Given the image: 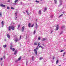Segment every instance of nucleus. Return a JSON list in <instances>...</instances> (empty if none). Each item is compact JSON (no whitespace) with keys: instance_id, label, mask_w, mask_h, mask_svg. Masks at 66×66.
<instances>
[{"instance_id":"obj_1","label":"nucleus","mask_w":66,"mask_h":66,"mask_svg":"<svg viewBox=\"0 0 66 66\" xmlns=\"http://www.w3.org/2000/svg\"><path fill=\"white\" fill-rule=\"evenodd\" d=\"M31 23H29L28 24V27L29 28H32L34 26V24H33L31 26Z\"/></svg>"},{"instance_id":"obj_2","label":"nucleus","mask_w":66,"mask_h":66,"mask_svg":"<svg viewBox=\"0 0 66 66\" xmlns=\"http://www.w3.org/2000/svg\"><path fill=\"white\" fill-rule=\"evenodd\" d=\"M14 42H18L19 41V39H18L17 38H15V39H14Z\"/></svg>"},{"instance_id":"obj_3","label":"nucleus","mask_w":66,"mask_h":66,"mask_svg":"<svg viewBox=\"0 0 66 66\" xmlns=\"http://www.w3.org/2000/svg\"><path fill=\"white\" fill-rule=\"evenodd\" d=\"M15 26H11V29L13 30H15Z\"/></svg>"},{"instance_id":"obj_4","label":"nucleus","mask_w":66,"mask_h":66,"mask_svg":"<svg viewBox=\"0 0 66 66\" xmlns=\"http://www.w3.org/2000/svg\"><path fill=\"white\" fill-rule=\"evenodd\" d=\"M1 23L2 25V28H3V26H4V22L3 21H2Z\"/></svg>"},{"instance_id":"obj_5","label":"nucleus","mask_w":66,"mask_h":66,"mask_svg":"<svg viewBox=\"0 0 66 66\" xmlns=\"http://www.w3.org/2000/svg\"><path fill=\"white\" fill-rule=\"evenodd\" d=\"M34 50L35 53V54L36 55H37V51H36V49H34Z\"/></svg>"},{"instance_id":"obj_6","label":"nucleus","mask_w":66,"mask_h":66,"mask_svg":"<svg viewBox=\"0 0 66 66\" xmlns=\"http://www.w3.org/2000/svg\"><path fill=\"white\" fill-rule=\"evenodd\" d=\"M59 2H60V3H61L59 5V6H61V5H62V3L63 2V1H60Z\"/></svg>"},{"instance_id":"obj_7","label":"nucleus","mask_w":66,"mask_h":66,"mask_svg":"<svg viewBox=\"0 0 66 66\" xmlns=\"http://www.w3.org/2000/svg\"><path fill=\"white\" fill-rule=\"evenodd\" d=\"M35 28L36 29H37V28H38V26L37 25V23H36V26H35Z\"/></svg>"},{"instance_id":"obj_8","label":"nucleus","mask_w":66,"mask_h":66,"mask_svg":"<svg viewBox=\"0 0 66 66\" xmlns=\"http://www.w3.org/2000/svg\"><path fill=\"white\" fill-rule=\"evenodd\" d=\"M47 7H45L44 8V10L43 11L44 12H46V11H47Z\"/></svg>"},{"instance_id":"obj_9","label":"nucleus","mask_w":66,"mask_h":66,"mask_svg":"<svg viewBox=\"0 0 66 66\" xmlns=\"http://www.w3.org/2000/svg\"><path fill=\"white\" fill-rule=\"evenodd\" d=\"M59 25H57V27H56V30H57L58 29H59Z\"/></svg>"},{"instance_id":"obj_10","label":"nucleus","mask_w":66,"mask_h":66,"mask_svg":"<svg viewBox=\"0 0 66 66\" xmlns=\"http://www.w3.org/2000/svg\"><path fill=\"white\" fill-rule=\"evenodd\" d=\"M24 27L23 26L22 28V32H23V31H24Z\"/></svg>"},{"instance_id":"obj_11","label":"nucleus","mask_w":66,"mask_h":66,"mask_svg":"<svg viewBox=\"0 0 66 66\" xmlns=\"http://www.w3.org/2000/svg\"><path fill=\"white\" fill-rule=\"evenodd\" d=\"M7 36L8 38H10V35L9 34H7Z\"/></svg>"},{"instance_id":"obj_12","label":"nucleus","mask_w":66,"mask_h":66,"mask_svg":"<svg viewBox=\"0 0 66 66\" xmlns=\"http://www.w3.org/2000/svg\"><path fill=\"white\" fill-rule=\"evenodd\" d=\"M0 6H2V7H5V5H3L2 4H1L0 5Z\"/></svg>"},{"instance_id":"obj_13","label":"nucleus","mask_w":66,"mask_h":66,"mask_svg":"<svg viewBox=\"0 0 66 66\" xmlns=\"http://www.w3.org/2000/svg\"><path fill=\"white\" fill-rule=\"evenodd\" d=\"M42 41H45V40H46L47 39L46 38H43L42 39Z\"/></svg>"},{"instance_id":"obj_14","label":"nucleus","mask_w":66,"mask_h":66,"mask_svg":"<svg viewBox=\"0 0 66 66\" xmlns=\"http://www.w3.org/2000/svg\"><path fill=\"white\" fill-rule=\"evenodd\" d=\"M41 10H39V11L38 13L39 14V15H40L41 14Z\"/></svg>"},{"instance_id":"obj_15","label":"nucleus","mask_w":66,"mask_h":66,"mask_svg":"<svg viewBox=\"0 0 66 66\" xmlns=\"http://www.w3.org/2000/svg\"><path fill=\"white\" fill-rule=\"evenodd\" d=\"M3 47L4 48H6V45H4L3 46Z\"/></svg>"},{"instance_id":"obj_16","label":"nucleus","mask_w":66,"mask_h":66,"mask_svg":"<svg viewBox=\"0 0 66 66\" xmlns=\"http://www.w3.org/2000/svg\"><path fill=\"white\" fill-rule=\"evenodd\" d=\"M26 12H27V15H29V13L28 12V11L27 10L26 11Z\"/></svg>"},{"instance_id":"obj_17","label":"nucleus","mask_w":66,"mask_h":66,"mask_svg":"<svg viewBox=\"0 0 66 66\" xmlns=\"http://www.w3.org/2000/svg\"><path fill=\"white\" fill-rule=\"evenodd\" d=\"M20 59H21V56H20L19 58L18 59V61H20Z\"/></svg>"},{"instance_id":"obj_18","label":"nucleus","mask_w":66,"mask_h":66,"mask_svg":"<svg viewBox=\"0 0 66 66\" xmlns=\"http://www.w3.org/2000/svg\"><path fill=\"white\" fill-rule=\"evenodd\" d=\"M9 31L11 30V26H9Z\"/></svg>"},{"instance_id":"obj_19","label":"nucleus","mask_w":66,"mask_h":66,"mask_svg":"<svg viewBox=\"0 0 66 66\" xmlns=\"http://www.w3.org/2000/svg\"><path fill=\"white\" fill-rule=\"evenodd\" d=\"M55 3H57V1L56 0H54Z\"/></svg>"},{"instance_id":"obj_20","label":"nucleus","mask_w":66,"mask_h":66,"mask_svg":"<svg viewBox=\"0 0 66 66\" xmlns=\"http://www.w3.org/2000/svg\"><path fill=\"white\" fill-rule=\"evenodd\" d=\"M16 53H17V51H15V52L14 53V54H15H15Z\"/></svg>"},{"instance_id":"obj_21","label":"nucleus","mask_w":66,"mask_h":66,"mask_svg":"<svg viewBox=\"0 0 66 66\" xmlns=\"http://www.w3.org/2000/svg\"><path fill=\"white\" fill-rule=\"evenodd\" d=\"M18 0H15V1H14L15 3H16L17 2Z\"/></svg>"},{"instance_id":"obj_22","label":"nucleus","mask_w":66,"mask_h":66,"mask_svg":"<svg viewBox=\"0 0 66 66\" xmlns=\"http://www.w3.org/2000/svg\"><path fill=\"white\" fill-rule=\"evenodd\" d=\"M35 33H36V30H35L33 34H35Z\"/></svg>"},{"instance_id":"obj_23","label":"nucleus","mask_w":66,"mask_h":66,"mask_svg":"<svg viewBox=\"0 0 66 66\" xmlns=\"http://www.w3.org/2000/svg\"><path fill=\"white\" fill-rule=\"evenodd\" d=\"M64 28V26H62V27H61V28L62 29H63V28Z\"/></svg>"},{"instance_id":"obj_24","label":"nucleus","mask_w":66,"mask_h":66,"mask_svg":"<svg viewBox=\"0 0 66 66\" xmlns=\"http://www.w3.org/2000/svg\"><path fill=\"white\" fill-rule=\"evenodd\" d=\"M20 27V25H18V29H19Z\"/></svg>"},{"instance_id":"obj_25","label":"nucleus","mask_w":66,"mask_h":66,"mask_svg":"<svg viewBox=\"0 0 66 66\" xmlns=\"http://www.w3.org/2000/svg\"><path fill=\"white\" fill-rule=\"evenodd\" d=\"M15 18H17V14H16V13H15Z\"/></svg>"},{"instance_id":"obj_26","label":"nucleus","mask_w":66,"mask_h":66,"mask_svg":"<svg viewBox=\"0 0 66 66\" xmlns=\"http://www.w3.org/2000/svg\"><path fill=\"white\" fill-rule=\"evenodd\" d=\"M62 16H63V14H61L59 16V17H61Z\"/></svg>"},{"instance_id":"obj_27","label":"nucleus","mask_w":66,"mask_h":66,"mask_svg":"<svg viewBox=\"0 0 66 66\" xmlns=\"http://www.w3.org/2000/svg\"><path fill=\"white\" fill-rule=\"evenodd\" d=\"M40 43H38V46H39V45H40Z\"/></svg>"},{"instance_id":"obj_28","label":"nucleus","mask_w":66,"mask_h":66,"mask_svg":"<svg viewBox=\"0 0 66 66\" xmlns=\"http://www.w3.org/2000/svg\"><path fill=\"white\" fill-rule=\"evenodd\" d=\"M42 59H43V57H40L39 58L40 60H42Z\"/></svg>"},{"instance_id":"obj_29","label":"nucleus","mask_w":66,"mask_h":66,"mask_svg":"<svg viewBox=\"0 0 66 66\" xmlns=\"http://www.w3.org/2000/svg\"><path fill=\"white\" fill-rule=\"evenodd\" d=\"M53 17V15H51L50 16L51 18H52Z\"/></svg>"},{"instance_id":"obj_30","label":"nucleus","mask_w":66,"mask_h":66,"mask_svg":"<svg viewBox=\"0 0 66 66\" xmlns=\"http://www.w3.org/2000/svg\"><path fill=\"white\" fill-rule=\"evenodd\" d=\"M58 62H59V60H57L56 61V64H57V63H58Z\"/></svg>"},{"instance_id":"obj_31","label":"nucleus","mask_w":66,"mask_h":66,"mask_svg":"<svg viewBox=\"0 0 66 66\" xmlns=\"http://www.w3.org/2000/svg\"><path fill=\"white\" fill-rule=\"evenodd\" d=\"M11 9H12V10H14V8H13V7H11Z\"/></svg>"},{"instance_id":"obj_32","label":"nucleus","mask_w":66,"mask_h":66,"mask_svg":"<svg viewBox=\"0 0 66 66\" xmlns=\"http://www.w3.org/2000/svg\"><path fill=\"white\" fill-rule=\"evenodd\" d=\"M34 59V57L33 56L32 57V60H33Z\"/></svg>"},{"instance_id":"obj_33","label":"nucleus","mask_w":66,"mask_h":66,"mask_svg":"<svg viewBox=\"0 0 66 66\" xmlns=\"http://www.w3.org/2000/svg\"><path fill=\"white\" fill-rule=\"evenodd\" d=\"M35 2H37V3H38V2H39L38 1H37L36 0L35 1Z\"/></svg>"},{"instance_id":"obj_34","label":"nucleus","mask_w":66,"mask_h":66,"mask_svg":"<svg viewBox=\"0 0 66 66\" xmlns=\"http://www.w3.org/2000/svg\"><path fill=\"white\" fill-rule=\"evenodd\" d=\"M21 36H20V39H21Z\"/></svg>"},{"instance_id":"obj_35","label":"nucleus","mask_w":66,"mask_h":66,"mask_svg":"<svg viewBox=\"0 0 66 66\" xmlns=\"http://www.w3.org/2000/svg\"><path fill=\"white\" fill-rule=\"evenodd\" d=\"M12 51H14L15 49L14 48H13V49H12Z\"/></svg>"},{"instance_id":"obj_36","label":"nucleus","mask_w":66,"mask_h":66,"mask_svg":"<svg viewBox=\"0 0 66 66\" xmlns=\"http://www.w3.org/2000/svg\"><path fill=\"white\" fill-rule=\"evenodd\" d=\"M34 44L35 45H37V44L36 43H35Z\"/></svg>"},{"instance_id":"obj_37","label":"nucleus","mask_w":66,"mask_h":66,"mask_svg":"<svg viewBox=\"0 0 66 66\" xmlns=\"http://www.w3.org/2000/svg\"><path fill=\"white\" fill-rule=\"evenodd\" d=\"M7 9H10V7H7Z\"/></svg>"},{"instance_id":"obj_38","label":"nucleus","mask_w":66,"mask_h":66,"mask_svg":"<svg viewBox=\"0 0 66 66\" xmlns=\"http://www.w3.org/2000/svg\"><path fill=\"white\" fill-rule=\"evenodd\" d=\"M2 13L1 12H0V16H2Z\"/></svg>"},{"instance_id":"obj_39","label":"nucleus","mask_w":66,"mask_h":66,"mask_svg":"<svg viewBox=\"0 0 66 66\" xmlns=\"http://www.w3.org/2000/svg\"><path fill=\"white\" fill-rule=\"evenodd\" d=\"M63 51H64V50H62L60 52H62Z\"/></svg>"},{"instance_id":"obj_40","label":"nucleus","mask_w":66,"mask_h":66,"mask_svg":"<svg viewBox=\"0 0 66 66\" xmlns=\"http://www.w3.org/2000/svg\"><path fill=\"white\" fill-rule=\"evenodd\" d=\"M40 37H39L38 38V40H40Z\"/></svg>"},{"instance_id":"obj_41","label":"nucleus","mask_w":66,"mask_h":66,"mask_svg":"<svg viewBox=\"0 0 66 66\" xmlns=\"http://www.w3.org/2000/svg\"><path fill=\"white\" fill-rule=\"evenodd\" d=\"M3 59H2V58H1L0 59V60H1V61H2Z\"/></svg>"},{"instance_id":"obj_42","label":"nucleus","mask_w":66,"mask_h":66,"mask_svg":"<svg viewBox=\"0 0 66 66\" xmlns=\"http://www.w3.org/2000/svg\"><path fill=\"white\" fill-rule=\"evenodd\" d=\"M36 49L37 50H38V46H37V47L36 48Z\"/></svg>"},{"instance_id":"obj_43","label":"nucleus","mask_w":66,"mask_h":66,"mask_svg":"<svg viewBox=\"0 0 66 66\" xmlns=\"http://www.w3.org/2000/svg\"><path fill=\"white\" fill-rule=\"evenodd\" d=\"M10 49H11V50H12L13 49V48H12V47H10Z\"/></svg>"},{"instance_id":"obj_44","label":"nucleus","mask_w":66,"mask_h":66,"mask_svg":"<svg viewBox=\"0 0 66 66\" xmlns=\"http://www.w3.org/2000/svg\"><path fill=\"white\" fill-rule=\"evenodd\" d=\"M42 47V46H39V48H40V47Z\"/></svg>"},{"instance_id":"obj_45","label":"nucleus","mask_w":66,"mask_h":66,"mask_svg":"<svg viewBox=\"0 0 66 66\" xmlns=\"http://www.w3.org/2000/svg\"><path fill=\"white\" fill-rule=\"evenodd\" d=\"M3 57L4 59H5V56H3Z\"/></svg>"},{"instance_id":"obj_46","label":"nucleus","mask_w":66,"mask_h":66,"mask_svg":"<svg viewBox=\"0 0 66 66\" xmlns=\"http://www.w3.org/2000/svg\"><path fill=\"white\" fill-rule=\"evenodd\" d=\"M10 0H9L7 1V2H10Z\"/></svg>"},{"instance_id":"obj_47","label":"nucleus","mask_w":66,"mask_h":66,"mask_svg":"<svg viewBox=\"0 0 66 66\" xmlns=\"http://www.w3.org/2000/svg\"><path fill=\"white\" fill-rule=\"evenodd\" d=\"M53 60H54V57H53Z\"/></svg>"},{"instance_id":"obj_48","label":"nucleus","mask_w":66,"mask_h":66,"mask_svg":"<svg viewBox=\"0 0 66 66\" xmlns=\"http://www.w3.org/2000/svg\"><path fill=\"white\" fill-rule=\"evenodd\" d=\"M42 45H43V46H45V45H44V44H42Z\"/></svg>"},{"instance_id":"obj_49","label":"nucleus","mask_w":66,"mask_h":66,"mask_svg":"<svg viewBox=\"0 0 66 66\" xmlns=\"http://www.w3.org/2000/svg\"><path fill=\"white\" fill-rule=\"evenodd\" d=\"M26 65H28V62H26Z\"/></svg>"},{"instance_id":"obj_50","label":"nucleus","mask_w":66,"mask_h":66,"mask_svg":"<svg viewBox=\"0 0 66 66\" xmlns=\"http://www.w3.org/2000/svg\"><path fill=\"white\" fill-rule=\"evenodd\" d=\"M66 53L65 52H64L63 53V54L65 55V54Z\"/></svg>"},{"instance_id":"obj_51","label":"nucleus","mask_w":66,"mask_h":66,"mask_svg":"<svg viewBox=\"0 0 66 66\" xmlns=\"http://www.w3.org/2000/svg\"><path fill=\"white\" fill-rule=\"evenodd\" d=\"M41 48H42V49H43V48H44V47H43V46H42V47H41Z\"/></svg>"},{"instance_id":"obj_52","label":"nucleus","mask_w":66,"mask_h":66,"mask_svg":"<svg viewBox=\"0 0 66 66\" xmlns=\"http://www.w3.org/2000/svg\"><path fill=\"white\" fill-rule=\"evenodd\" d=\"M64 13L65 12H63L62 13H63V14H64Z\"/></svg>"},{"instance_id":"obj_53","label":"nucleus","mask_w":66,"mask_h":66,"mask_svg":"<svg viewBox=\"0 0 66 66\" xmlns=\"http://www.w3.org/2000/svg\"><path fill=\"white\" fill-rule=\"evenodd\" d=\"M64 55H64V54H63V56H64Z\"/></svg>"},{"instance_id":"obj_54","label":"nucleus","mask_w":66,"mask_h":66,"mask_svg":"<svg viewBox=\"0 0 66 66\" xmlns=\"http://www.w3.org/2000/svg\"><path fill=\"white\" fill-rule=\"evenodd\" d=\"M10 47H13V46L12 45H11Z\"/></svg>"},{"instance_id":"obj_55","label":"nucleus","mask_w":66,"mask_h":66,"mask_svg":"<svg viewBox=\"0 0 66 66\" xmlns=\"http://www.w3.org/2000/svg\"><path fill=\"white\" fill-rule=\"evenodd\" d=\"M13 4H14L15 5H16V3Z\"/></svg>"},{"instance_id":"obj_56","label":"nucleus","mask_w":66,"mask_h":66,"mask_svg":"<svg viewBox=\"0 0 66 66\" xmlns=\"http://www.w3.org/2000/svg\"><path fill=\"white\" fill-rule=\"evenodd\" d=\"M23 13L25 14V12H23Z\"/></svg>"},{"instance_id":"obj_57","label":"nucleus","mask_w":66,"mask_h":66,"mask_svg":"<svg viewBox=\"0 0 66 66\" xmlns=\"http://www.w3.org/2000/svg\"><path fill=\"white\" fill-rule=\"evenodd\" d=\"M52 32H53V31H52L51 32V33H52Z\"/></svg>"},{"instance_id":"obj_58","label":"nucleus","mask_w":66,"mask_h":66,"mask_svg":"<svg viewBox=\"0 0 66 66\" xmlns=\"http://www.w3.org/2000/svg\"><path fill=\"white\" fill-rule=\"evenodd\" d=\"M62 33V32H61V33L60 34V35Z\"/></svg>"},{"instance_id":"obj_59","label":"nucleus","mask_w":66,"mask_h":66,"mask_svg":"<svg viewBox=\"0 0 66 66\" xmlns=\"http://www.w3.org/2000/svg\"><path fill=\"white\" fill-rule=\"evenodd\" d=\"M21 4H22V2H21Z\"/></svg>"},{"instance_id":"obj_60","label":"nucleus","mask_w":66,"mask_h":66,"mask_svg":"<svg viewBox=\"0 0 66 66\" xmlns=\"http://www.w3.org/2000/svg\"><path fill=\"white\" fill-rule=\"evenodd\" d=\"M5 41H6V39H5Z\"/></svg>"},{"instance_id":"obj_61","label":"nucleus","mask_w":66,"mask_h":66,"mask_svg":"<svg viewBox=\"0 0 66 66\" xmlns=\"http://www.w3.org/2000/svg\"><path fill=\"white\" fill-rule=\"evenodd\" d=\"M37 20L36 19V21H37Z\"/></svg>"},{"instance_id":"obj_62","label":"nucleus","mask_w":66,"mask_h":66,"mask_svg":"<svg viewBox=\"0 0 66 66\" xmlns=\"http://www.w3.org/2000/svg\"><path fill=\"white\" fill-rule=\"evenodd\" d=\"M59 66H61V65H59Z\"/></svg>"},{"instance_id":"obj_63","label":"nucleus","mask_w":66,"mask_h":66,"mask_svg":"<svg viewBox=\"0 0 66 66\" xmlns=\"http://www.w3.org/2000/svg\"><path fill=\"white\" fill-rule=\"evenodd\" d=\"M12 43H11V45H12Z\"/></svg>"},{"instance_id":"obj_64","label":"nucleus","mask_w":66,"mask_h":66,"mask_svg":"<svg viewBox=\"0 0 66 66\" xmlns=\"http://www.w3.org/2000/svg\"><path fill=\"white\" fill-rule=\"evenodd\" d=\"M13 24H15L14 23H13Z\"/></svg>"}]
</instances>
